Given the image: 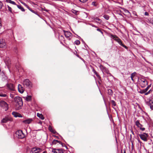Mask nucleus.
<instances>
[{
    "instance_id": "f257e3e1",
    "label": "nucleus",
    "mask_w": 153,
    "mask_h": 153,
    "mask_svg": "<svg viewBox=\"0 0 153 153\" xmlns=\"http://www.w3.org/2000/svg\"><path fill=\"white\" fill-rule=\"evenodd\" d=\"M15 108L16 110H19L22 108L23 103L22 99L19 97H16L14 98Z\"/></svg>"
},
{
    "instance_id": "f03ea898",
    "label": "nucleus",
    "mask_w": 153,
    "mask_h": 153,
    "mask_svg": "<svg viewBox=\"0 0 153 153\" xmlns=\"http://www.w3.org/2000/svg\"><path fill=\"white\" fill-rule=\"evenodd\" d=\"M0 106L7 111L8 109V105L7 103L4 101H0Z\"/></svg>"
},
{
    "instance_id": "7ed1b4c3",
    "label": "nucleus",
    "mask_w": 153,
    "mask_h": 153,
    "mask_svg": "<svg viewBox=\"0 0 153 153\" xmlns=\"http://www.w3.org/2000/svg\"><path fill=\"white\" fill-rule=\"evenodd\" d=\"M139 136L141 140L146 142L148 140V138L149 135L148 134L144 133L142 134H139Z\"/></svg>"
},
{
    "instance_id": "20e7f679",
    "label": "nucleus",
    "mask_w": 153,
    "mask_h": 153,
    "mask_svg": "<svg viewBox=\"0 0 153 153\" xmlns=\"http://www.w3.org/2000/svg\"><path fill=\"white\" fill-rule=\"evenodd\" d=\"M23 85L27 87L30 88L32 87L31 82L27 79H25L23 81Z\"/></svg>"
},
{
    "instance_id": "39448f33",
    "label": "nucleus",
    "mask_w": 153,
    "mask_h": 153,
    "mask_svg": "<svg viewBox=\"0 0 153 153\" xmlns=\"http://www.w3.org/2000/svg\"><path fill=\"white\" fill-rule=\"evenodd\" d=\"M7 47V45L5 39H0V48H6Z\"/></svg>"
},
{
    "instance_id": "423d86ee",
    "label": "nucleus",
    "mask_w": 153,
    "mask_h": 153,
    "mask_svg": "<svg viewBox=\"0 0 153 153\" xmlns=\"http://www.w3.org/2000/svg\"><path fill=\"white\" fill-rule=\"evenodd\" d=\"M17 136L19 138L22 139L25 137V134L23 133L22 131L18 130L16 132Z\"/></svg>"
},
{
    "instance_id": "0eeeda50",
    "label": "nucleus",
    "mask_w": 153,
    "mask_h": 153,
    "mask_svg": "<svg viewBox=\"0 0 153 153\" xmlns=\"http://www.w3.org/2000/svg\"><path fill=\"white\" fill-rule=\"evenodd\" d=\"M147 104L149 105L150 108L153 110V99L152 98H149L147 99Z\"/></svg>"
},
{
    "instance_id": "6e6552de",
    "label": "nucleus",
    "mask_w": 153,
    "mask_h": 153,
    "mask_svg": "<svg viewBox=\"0 0 153 153\" xmlns=\"http://www.w3.org/2000/svg\"><path fill=\"white\" fill-rule=\"evenodd\" d=\"M41 150L42 149L40 148H33L31 149L30 153H39Z\"/></svg>"
},
{
    "instance_id": "1a4fd4ad",
    "label": "nucleus",
    "mask_w": 153,
    "mask_h": 153,
    "mask_svg": "<svg viewBox=\"0 0 153 153\" xmlns=\"http://www.w3.org/2000/svg\"><path fill=\"white\" fill-rule=\"evenodd\" d=\"M140 84L141 87L144 88L147 85V81L146 79L142 78L141 79Z\"/></svg>"
},
{
    "instance_id": "9d476101",
    "label": "nucleus",
    "mask_w": 153,
    "mask_h": 153,
    "mask_svg": "<svg viewBox=\"0 0 153 153\" xmlns=\"http://www.w3.org/2000/svg\"><path fill=\"white\" fill-rule=\"evenodd\" d=\"M12 119L9 117H5L1 121V123H6L8 121H12Z\"/></svg>"
},
{
    "instance_id": "9b49d317",
    "label": "nucleus",
    "mask_w": 153,
    "mask_h": 153,
    "mask_svg": "<svg viewBox=\"0 0 153 153\" xmlns=\"http://www.w3.org/2000/svg\"><path fill=\"white\" fill-rule=\"evenodd\" d=\"M64 35L66 38L68 39H70V37L71 36V33L69 32L63 30Z\"/></svg>"
},
{
    "instance_id": "f8f14e48",
    "label": "nucleus",
    "mask_w": 153,
    "mask_h": 153,
    "mask_svg": "<svg viewBox=\"0 0 153 153\" xmlns=\"http://www.w3.org/2000/svg\"><path fill=\"white\" fill-rule=\"evenodd\" d=\"M7 87L9 90L14 91L15 90V87L14 85L11 83H8L7 84Z\"/></svg>"
},
{
    "instance_id": "ddd939ff",
    "label": "nucleus",
    "mask_w": 153,
    "mask_h": 153,
    "mask_svg": "<svg viewBox=\"0 0 153 153\" xmlns=\"http://www.w3.org/2000/svg\"><path fill=\"white\" fill-rule=\"evenodd\" d=\"M18 90L20 93H22L24 92L25 88L21 85L19 84L18 85Z\"/></svg>"
},
{
    "instance_id": "4468645a",
    "label": "nucleus",
    "mask_w": 153,
    "mask_h": 153,
    "mask_svg": "<svg viewBox=\"0 0 153 153\" xmlns=\"http://www.w3.org/2000/svg\"><path fill=\"white\" fill-rule=\"evenodd\" d=\"M116 41L118 42L120 45L122 46L124 48L126 49H128V47L122 43V41L120 39L117 38Z\"/></svg>"
},
{
    "instance_id": "2eb2a0df",
    "label": "nucleus",
    "mask_w": 153,
    "mask_h": 153,
    "mask_svg": "<svg viewBox=\"0 0 153 153\" xmlns=\"http://www.w3.org/2000/svg\"><path fill=\"white\" fill-rule=\"evenodd\" d=\"M33 120L32 118H29L24 120L23 122L25 124H30L33 121Z\"/></svg>"
},
{
    "instance_id": "dca6fc26",
    "label": "nucleus",
    "mask_w": 153,
    "mask_h": 153,
    "mask_svg": "<svg viewBox=\"0 0 153 153\" xmlns=\"http://www.w3.org/2000/svg\"><path fill=\"white\" fill-rule=\"evenodd\" d=\"M100 68L102 72H107V70L106 68L103 66L102 65H100Z\"/></svg>"
},
{
    "instance_id": "f3484780",
    "label": "nucleus",
    "mask_w": 153,
    "mask_h": 153,
    "mask_svg": "<svg viewBox=\"0 0 153 153\" xmlns=\"http://www.w3.org/2000/svg\"><path fill=\"white\" fill-rule=\"evenodd\" d=\"M12 114L15 117H22L21 115L20 114H19L18 113H17L15 111L13 112L12 113Z\"/></svg>"
},
{
    "instance_id": "a211bd4d",
    "label": "nucleus",
    "mask_w": 153,
    "mask_h": 153,
    "mask_svg": "<svg viewBox=\"0 0 153 153\" xmlns=\"http://www.w3.org/2000/svg\"><path fill=\"white\" fill-rule=\"evenodd\" d=\"M150 91L151 90H150L148 92H146V91H145L144 89H143V90H141L140 91V93H141V94H144V93H145V95H147L149 94V92H150Z\"/></svg>"
},
{
    "instance_id": "6ab92c4d",
    "label": "nucleus",
    "mask_w": 153,
    "mask_h": 153,
    "mask_svg": "<svg viewBox=\"0 0 153 153\" xmlns=\"http://www.w3.org/2000/svg\"><path fill=\"white\" fill-rule=\"evenodd\" d=\"M136 125L140 128L141 127H142V125L140 123V121L139 120H137L135 123Z\"/></svg>"
},
{
    "instance_id": "aec40b11",
    "label": "nucleus",
    "mask_w": 153,
    "mask_h": 153,
    "mask_svg": "<svg viewBox=\"0 0 153 153\" xmlns=\"http://www.w3.org/2000/svg\"><path fill=\"white\" fill-rule=\"evenodd\" d=\"M48 129H49V131L51 132L53 134H54L56 133V132L55 131V130H54V129H53V128L50 126H49Z\"/></svg>"
},
{
    "instance_id": "412c9836",
    "label": "nucleus",
    "mask_w": 153,
    "mask_h": 153,
    "mask_svg": "<svg viewBox=\"0 0 153 153\" xmlns=\"http://www.w3.org/2000/svg\"><path fill=\"white\" fill-rule=\"evenodd\" d=\"M136 73L135 72H134L131 74V79L133 82H134V77L136 75Z\"/></svg>"
},
{
    "instance_id": "4be33fe9",
    "label": "nucleus",
    "mask_w": 153,
    "mask_h": 153,
    "mask_svg": "<svg viewBox=\"0 0 153 153\" xmlns=\"http://www.w3.org/2000/svg\"><path fill=\"white\" fill-rule=\"evenodd\" d=\"M25 99L27 101H30L31 100V96H27L26 97H24Z\"/></svg>"
},
{
    "instance_id": "5701e85b",
    "label": "nucleus",
    "mask_w": 153,
    "mask_h": 153,
    "mask_svg": "<svg viewBox=\"0 0 153 153\" xmlns=\"http://www.w3.org/2000/svg\"><path fill=\"white\" fill-rule=\"evenodd\" d=\"M92 71L94 72V73L96 75L98 79H100L101 78V77L98 74L96 71L94 69H93Z\"/></svg>"
},
{
    "instance_id": "b1692460",
    "label": "nucleus",
    "mask_w": 153,
    "mask_h": 153,
    "mask_svg": "<svg viewBox=\"0 0 153 153\" xmlns=\"http://www.w3.org/2000/svg\"><path fill=\"white\" fill-rule=\"evenodd\" d=\"M110 37L111 38L113 39L114 40L116 41L117 39L118 38V37L116 35H114L112 34L110 35Z\"/></svg>"
},
{
    "instance_id": "393cba45",
    "label": "nucleus",
    "mask_w": 153,
    "mask_h": 153,
    "mask_svg": "<svg viewBox=\"0 0 153 153\" xmlns=\"http://www.w3.org/2000/svg\"><path fill=\"white\" fill-rule=\"evenodd\" d=\"M37 117H39L41 118L42 120H43L44 119V118L43 115L42 114H40L39 113H37Z\"/></svg>"
},
{
    "instance_id": "a878e982",
    "label": "nucleus",
    "mask_w": 153,
    "mask_h": 153,
    "mask_svg": "<svg viewBox=\"0 0 153 153\" xmlns=\"http://www.w3.org/2000/svg\"><path fill=\"white\" fill-rule=\"evenodd\" d=\"M57 143H58L60 144H62V143H61L60 141L56 140H53L52 142V143L54 144H55Z\"/></svg>"
},
{
    "instance_id": "bb28decb",
    "label": "nucleus",
    "mask_w": 153,
    "mask_h": 153,
    "mask_svg": "<svg viewBox=\"0 0 153 153\" xmlns=\"http://www.w3.org/2000/svg\"><path fill=\"white\" fill-rule=\"evenodd\" d=\"M16 5L17 6V7L18 8H19L20 10H21L23 12L25 11V10L23 8V7H22L20 5H18L16 4Z\"/></svg>"
},
{
    "instance_id": "cd10ccee",
    "label": "nucleus",
    "mask_w": 153,
    "mask_h": 153,
    "mask_svg": "<svg viewBox=\"0 0 153 153\" xmlns=\"http://www.w3.org/2000/svg\"><path fill=\"white\" fill-rule=\"evenodd\" d=\"M6 1L7 2L9 3L10 4H13L16 5V4L15 3V2L14 1H12L11 0H6Z\"/></svg>"
},
{
    "instance_id": "c85d7f7f",
    "label": "nucleus",
    "mask_w": 153,
    "mask_h": 153,
    "mask_svg": "<svg viewBox=\"0 0 153 153\" xmlns=\"http://www.w3.org/2000/svg\"><path fill=\"white\" fill-rule=\"evenodd\" d=\"M52 152L54 153H63V152L62 151H61V152H58L57 151V149L56 150L55 149H53L52 150Z\"/></svg>"
},
{
    "instance_id": "c756f323",
    "label": "nucleus",
    "mask_w": 153,
    "mask_h": 153,
    "mask_svg": "<svg viewBox=\"0 0 153 153\" xmlns=\"http://www.w3.org/2000/svg\"><path fill=\"white\" fill-rule=\"evenodd\" d=\"M28 9L31 12H32L33 13H34L38 15L37 12L36 11H35L34 10H32L31 8H30V7L28 8Z\"/></svg>"
},
{
    "instance_id": "7c9ffc66",
    "label": "nucleus",
    "mask_w": 153,
    "mask_h": 153,
    "mask_svg": "<svg viewBox=\"0 0 153 153\" xmlns=\"http://www.w3.org/2000/svg\"><path fill=\"white\" fill-rule=\"evenodd\" d=\"M7 96V95L5 94H3L1 92H0V97H6Z\"/></svg>"
},
{
    "instance_id": "2f4dec72",
    "label": "nucleus",
    "mask_w": 153,
    "mask_h": 153,
    "mask_svg": "<svg viewBox=\"0 0 153 153\" xmlns=\"http://www.w3.org/2000/svg\"><path fill=\"white\" fill-rule=\"evenodd\" d=\"M80 43V41L79 40H76L74 42L75 44L77 45H79Z\"/></svg>"
},
{
    "instance_id": "473e14b6",
    "label": "nucleus",
    "mask_w": 153,
    "mask_h": 153,
    "mask_svg": "<svg viewBox=\"0 0 153 153\" xmlns=\"http://www.w3.org/2000/svg\"><path fill=\"white\" fill-rule=\"evenodd\" d=\"M103 17L106 20H108L109 19V16L107 15H105L103 16Z\"/></svg>"
},
{
    "instance_id": "72a5a7b5",
    "label": "nucleus",
    "mask_w": 153,
    "mask_h": 153,
    "mask_svg": "<svg viewBox=\"0 0 153 153\" xmlns=\"http://www.w3.org/2000/svg\"><path fill=\"white\" fill-rule=\"evenodd\" d=\"M20 2L23 4L24 6H25L26 7H27L28 9L29 8V7L27 5L26 3H25V2H22V1H20Z\"/></svg>"
},
{
    "instance_id": "f704fd0d",
    "label": "nucleus",
    "mask_w": 153,
    "mask_h": 153,
    "mask_svg": "<svg viewBox=\"0 0 153 153\" xmlns=\"http://www.w3.org/2000/svg\"><path fill=\"white\" fill-rule=\"evenodd\" d=\"M111 103H112L113 105L114 106H116V103L114 100H112L111 101Z\"/></svg>"
},
{
    "instance_id": "c9c22d12",
    "label": "nucleus",
    "mask_w": 153,
    "mask_h": 153,
    "mask_svg": "<svg viewBox=\"0 0 153 153\" xmlns=\"http://www.w3.org/2000/svg\"><path fill=\"white\" fill-rule=\"evenodd\" d=\"M101 29H100L98 27L97 28V31L100 32L102 34H103V32L101 30Z\"/></svg>"
},
{
    "instance_id": "e433bc0d",
    "label": "nucleus",
    "mask_w": 153,
    "mask_h": 153,
    "mask_svg": "<svg viewBox=\"0 0 153 153\" xmlns=\"http://www.w3.org/2000/svg\"><path fill=\"white\" fill-rule=\"evenodd\" d=\"M91 4L92 5L94 6H97V4L96 2L94 1L92 2Z\"/></svg>"
},
{
    "instance_id": "4c0bfd02",
    "label": "nucleus",
    "mask_w": 153,
    "mask_h": 153,
    "mask_svg": "<svg viewBox=\"0 0 153 153\" xmlns=\"http://www.w3.org/2000/svg\"><path fill=\"white\" fill-rule=\"evenodd\" d=\"M7 7L8 8V10H9V11H10V12H12L11 8L8 5H7Z\"/></svg>"
},
{
    "instance_id": "58836bf2",
    "label": "nucleus",
    "mask_w": 153,
    "mask_h": 153,
    "mask_svg": "<svg viewBox=\"0 0 153 153\" xmlns=\"http://www.w3.org/2000/svg\"><path fill=\"white\" fill-rule=\"evenodd\" d=\"M94 20L97 21H100V22H101L102 20L98 17H96L94 18Z\"/></svg>"
},
{
    "instance_id": "ea45409f",
    "label": "nucleus",
    "mask_w": 153,
    "mask_h": 153,
    "mask_svg": "<svg viewBox=\"0 0 153 153\" xmlns=\"http://www.w3.org/2000/svg\"><path fill=\"white\" fill-rule=\"evenodd\" d=\"M80 2L82 3H85L88 0H79Z\"/></svg>"
},
{
    "instance_id": "a19ab883",
    "label": "nucleus",
    "mask_w": 153,
    "mask_h": 153,
    "mask_svg": "<svg viewBox=\"0 0 153 153\" xmlns=\"http://www.w3.org/2000/svg\"><path fill=\"white\" fill-rule=\"evenodd\" d=\"M149 88V86H148L146 89H144V90L146 92V91L148 90V89Z\"/></svg>"
},
{
    "instance_id": "79ce46f5",
    "label": "nucleus",
    "mask_w": 153,
    "mask_h": 153,
    "mask_svg": "<svg viewBox=\"0 0 153 153\" xmlns=\"http://www.w3.org/2000/svg\"><path fill=\"white\" fill-rule=\"evenodd\" d=\"M149 22L153 25V19L150 20L149 21Z\"/></svg>"
},
{
    "instance_id": "37998d69",
    "label": "nucleus",
    "mask_w": 153,
    "mask_h": 153,
    "mask_svg": "<svg viewBox=\"0 0 153 153\" xmlns=\"http://www.w3.org/2000/svg\"><path fill=\"white\" fill-rule=\"evenodd\" d=\"M59 37L61 39H64V37L62 35H59Z\"/></svg>"
},
{
    "instance_id": "c03bdc74",
    "label": "nucleus",
    "mask_w": 153,
    "mask_h": 153,
    "mask_svg": "<svg viewBox=\"0 0 153 153\" xmlns=\"http://www.w3.org/2000/svg\"><path fill=\"white\" fill-rule=\"evenodd\" d=\"M3 4L0 1V9L2 8Z\"/></svg>"
},
{
    "instance_id": "a18cd8bd",
    "label": "nucleus",
    "mask_w": 153,
    "mask_h": 153,
    "mask_svg": "<svg viewBox=\"0 0 153 153\" xmlns=\"http://www.w3.org/2000/svg\"><path fill=\"white\" fill-rule=\"evenodd\" d=\"M77 12V11L75 10H73V12L75 14H76Z\"/></svg>"
},
{
    "instance_id": "49530a36",
    "label": "nucleus",
    "mask_w": 153,
    "mask_h": 153,
    "mask_svg": "<svg viewBox=\"0 0 153 153\" xmlns=\"http://www.w3.org/2000/svg\"><path fill=\"white\" fill-rule=\"evenodd\" d=\"M140 129L142 131H143L145 130V128H142V127H140Z\"/></svg>"
},
{
    "instance_id": "de8ad7c7",
    "label": "nucleus",
    "mask_w": 153,
    "mask_h": 153,
    "mask_svg": "<svg viewBox=\"0 0 153 153\" xmlns=\"http://www.w3.org/2000/svg\"><path fill=\"white\" fill-rule=\"evenodd\" d=\"M108 92L110 93V94H112V90H111V89H109L108 90Z\"/></svg>"
},
{
    "instance_id": "09e8293b",
    "label": "nucleus",
    "mask_w": 153,
    "mask_h": 153,
    "mask_svg": "<svg viewBox=\"0 0 153 153\" xmlns=\"http://www.w3.org/2000/svg\"><path fill=\"white\" fill-rule=\"evenodd\" d=\"M144 14L146 16H148L149 15V13L147 12H145Z\"/></svg>"
},
{
    "instance_id": "8fccbe9b",
    "label": "nucleus",
    "mask_w": 153,
    "mask_h": 153,
    "mask_svg": "<svg viewBox=\"0 0 153 153\" xmlns=\"http://www.w3.org/2000/svg\"><path fill=\"white\" fill-rule=\"evenodd\" d=\"M91 26L93 27H95V28H97L98 27L97 26H96V25H93V24H92L91 25Z\"/></svg>"
},
{
    "instance_id": "3c124183",
    "label": "nucleus",
    "mask_w": 153,
    "mask_h": 153,
    "mask_svg": "<svg viewBox=\"0 0 153 153\" xmlns=\"http://www.w3.org/2000/svg\"><path fill=\"white\" fill-rule=\"evenodd\" d=\"M57 152H61V151H62V149H57Z\"/></svg>"
},
{
    "instance_id": "603ef678",
    "label": "nucleus",
    "mask_w": 153,
    "mask_h": 153,
    "mask_svg": "<svg viewBox=\"0 0 153 153\" xmlns=\"http://www.w3.org/2000/svg\"><path fill=\"white\" fill-rule=\"evenodd\" d=\"M10 97L12 98H13V97L14 96L13 94H10Z\"/></svg>"
},
{
    "instance_id": "864d4df0",
    "label": "nucleus",
    "mask_w": 153,
    "mask_h": 153,
    "mask_svg": "<svg viewBox=\"0 0 153 153\" xmlns=\"http://www.w3.org/2000/svg\"><path fill=\"white\" fill-rule=\"evenodd\" d=\"M126 12H127L128 13H129V12L128 11V10H126Z\"/></svg>"
},
{
    "instance_id": "5fc2aeb1",
    "label": "nucleus",
    "mask_w": 153,
    "mask_h": 153,
    "mask_svg": "<svg viewBox=\"0 0 153 153\" xmlns=\"http://www.w3.org/2000/svg\"><path fill=\"white\" fill-rule=\"evenodd\" d=\"M42 153H47V152L46 151H44Z\"/></svg>"
},
{
    "instance_id": "6e6d98bb",
    "label": "nucleus",
    "mask_w": 153,
    "mask_h": 153,
    "mask_svg": "<svg viewBox=\"0 0 153 153\" xmlns=\"http://www.w3.org/2000/svg\"><path fill=\"white\" fill-rule=\"evenodd\" d=\"M61 144L62 145V146H63L64 145V144H62H62Z\"/></svg>"
},
{
    "instance_id": "4d7b16f0",
    "label": "nucleus",
    "mask_w": 153,
    "mask_h": 153,
    "mask_svg": "<svg viewBox=\"0 0 153 153\" xmlns=\"http://www.w3.org/2000/svg\"><path fill=\"white\" fill-rule=\"evenodd\" d=\"M45 10V11H48L47 10H46V9H45V10Z\"/></svg>"
},
{
    "instance_id": "13d9d810",
    "label": "nucleus",
    "mask_w": 153,
    "mask_h": 153,
    "mask_svg": "<svg viewBox=\"0 0 153 153\" xmlns=\"http://www.w3.org/2000/svg\"><path fill=\"white\" fill-rule=\"evenodd\" d=\"M126 153V151H124V153Z\"/></svg>"
},
{
    "instance_id": "bf43d9fd",
    "label": "nucleus",
    "mask_w": 153,
    "mask_h": 153,
    "mask_svg": "<svg viewBox=\"0 0 153 153\" xmlns=\"http://www.w3.org/2000/svg\"><path fill=\"white\" fill-rule=\"evenodd\" d=\"M131 132H132V134H134V133L132 131H131Z\"/></svg>"
}]
</instances>
